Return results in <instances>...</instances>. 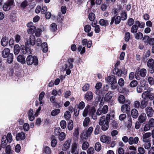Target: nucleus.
Masks as SVG:
<instances>
[{"label":"nucleus","instance_id":"1","mask_svg":"<svg viewBox=\"0 0 154 154\" xmlns=\"http://www.w3.org/2000/svg\"><path fill=\"white\" fill-rule=\"evenodd\" d=\"M27 64L28 65H31L32 64L35 65L38 64V60L37 57L34 56L32 57V55L28 56L26 59Z\"/></svg>","mask_w":154,"mask_h":154},{"label":"nucleus","instance_id":"2","mask_svg":"<svg viewBox=\"0 0 154 154\" xmlns=\"http://www.w3.org/2000/svg\"><path fill=\"white\" fill-rule=\"evenodd\" d=\"M140 68H138L135 73V78L137 80H139L140 79L139 75V72H140V76L142 77H144L146 74V70L145 69L142 68L140 70Z\"/></svg>","mask_w":154,"mask_h":154},{"label":"nucleus","instance_id":"3","mask_svg":"<svg viewBox=\"0 0 154 154\" xmlns=\"http://www.w3.org/2000/svg\"><path fill=\"white\" fill-rule=\"evenodd\" d=\"M74 60L72 58H70L68 60V63L66 64L65 65V67L66 70V74L68 75H69L71 72L70 69L73 67L72 62H73Z\"/></svg>","mask_w":154,"mask_h":154},{"label":"nucleus","instance_id":"4","mask_svg":"<svg viewBox=\"0 0 154 154\" xmlns=\"http://www.w3.org/2000/svg\"><path fill=\"white\" fill-rule=\"evenodd\" d=\"M77 139H75L74 143L72 144L71 148V152L72 153L78 154L79 152V148L77 143Z\"/></svg>","mask_w":154,"mask_h":154},{"label":"nucleus","instance_id":"5","mask_svg":"<svg viewBox=\"0 0 154 154\" xmlns=\"http://www.w3.org/2000/svg\"><path fill=\"white\" fill-rule=\"evenodd\" d=\"M147 66L149 68V71L151 74L154 72V60L150 58L147 62Z\"/></svg>","mask_w":154,"mask_h":154},{"label":"nucleus","instance_id":"6","mask_svg":"<svg viewBox=\"0 0 154 154\" xmlns=\"http://www.w3.org/2000/svg\"><path fill=\"white\" fill-rule=\"evenodd\" d=\"M141 97L143 99H146L147 98L151 100L154 99V93L150 92L149 91H144L141 95Z\"/></svg>","mask_w":154,"mask_h":154},{"label":"nucleus","instance_id":"7","mask_svg":"<svg viewBox=\"0 0 154 154\" xmlns=\"http://www.w3.org/2000/svg\"><path fill=\"white\" fill-rule=\"evenodd\" d=\"M108 108L107 105H104L102 109H97L96 114L97 116L102 115L103 114H105L107 113Z\"/></svg>","mask_w":154,"mask_h":154},{"label":"nucleus","instance_id":"8","mask_svg":"<svg viewBox=\"0 0 154 154\" xmlns=\"http://www.w3.org/2000/svg\"><path fill=\"white\" fill-rule=\"evenodd\" d=\"M105 80L106 82L109 84H110L117 81L115 76L113 75H111L107 76L105 78Z\"/></svg>","mask_w":154,"mask_h":154},{"label":"nucleus","instance_id":"9","mask_svg":"<svg viewBox=\"0 0 154 154\" xmlns=\"http://www.w3.org/2000/svg\"><path fill=\"white\" fill-rule=\"evenodd\" d=\"M139 138L137 137H130L129 138V144L130 145L137 144L139 141Z\"/></svg>","mask_w":154,"mask_h":154},{"label":"nucleus","instance_id":"10","mask_svg":"<svg viewBox=\"0 0 154 154\" xmlns=\"http://www.w3.org/2000/svg\"><path fill=\"white\" fill-rule=\"evenodd\" d=\"M145 110L148 117H151L152 116L154 110L152 107L148 106L145 109Z\"/></svg>","mask_w":154,"mask_h":154},{"label":"nucleus","instance_id":"11","mask_svg":"<svg viewBox=\"0 0 154 154\" xmlns=\"http://www.w3.org/2000/svg\"><path fill=\"white\" fill-rule=\"evenodd\" d=\"M121 17L119 16H118L117 17H113L111 21L110 22V25H112L114 22H115V23L117 25L121 21Z\"/></svg>","mask_w":154,"mask_h":154},{"label":"nucleus","instance_id":"12","mask_svg":"<svg viewBox=\"0 0 154 154\" xmlns=\"http://www.w3.org/2000/svg\"><path fill=\"white\" fill-rule=\"evenodd\" d=\"M93 127L92 126L90 127L86 131V133L85 134V137H83V136L82 135L81 136V138H83V139H86L87 138L90 137L91 135V134L93 131Z\"/></svg>","mask_w":154,"mask_h":154},{"label":"nucleus","instance_id":"13","mask_svg":"<svg viewBox=\"0 0 154 154\" xmlns=\"http://www.w3.org/2000/svg\"><path fill=\"white\" fill-rule=\"evenodd\" d=\"M121 109L122 112L128 113L130 111V106L128 104H124L121 106Z\"/></svg>","mask_w":154,"mask_h":154},{"label":"nucleus","instance_id":"14","mask_svg":"<svg viewBox=\"0 0 154 154\" xmlns=\"http://www.w3.org/2000/svg\"><path fill=\"white\" fill-rule=\"evenodd\" d=\"M72 140L71 138H69L64 142L63 145V149L64 150H66L68 149L70 146L71 142Z\"/></svg>","mask_w":154,"mask_h":154},{"label":"nucleus","instance_id":"15","mask_svg":"<svg viewBox=\"0 0 154 154\" xmlns=\"http://www.w3.org/2000/svg\"><path fill=\"white\" fill-rule=\"evenodd\" d=\"M146 114L144 113H142L139 116L138 120L140 123H143L146 121Z\"/></svg>","mask_w":154,"mask_h":154},{"label":"nucleus","instance_id":"16","mask_svg":"<svg viewBox=\"0 0 154 154\" xmlns=\"http://www.w3.org/2000/svg\"><path fill=\"white\" fill-rule=\"evenodd\" d=\"M10 53V49L8 48H5L2 51V56L4 58L7 57Z\"/></svg>","mask_w":154,"mask_h":154},{"label":"nucleus","instance_id":"17","mask_svg":"<svg viewBox=\"0 0 154 154\" xmlns=\"http://www.w3.org/2000/svg\"><path fill=\"white\" fill-rule=\"evenodd\" d=\"M8 37L6 36L3 37L2 38L1 41V45L3 46H6L8 45Z\"/></svg>","mask_w":154,"mask_h":154},{"label":"nucleus","instance_id":"18","mask_svg":"<svg viewBox=\"0 0 154 154\" xmlns=\"http://www.w3.org/2000/svg\"><path fill=\"white\" fill-rule=\"evenodd\" d=\"M25 138V135L24 133H19L17 134L16 136V140L17 141L20 140H23Z\"/></svg>","mask_w":154,"mask_h":154},{"label":"nucleus","instance_id":"19","mask_svg":"<svg viewBox=\"0 0 154 154\" xmlns=\"http://www.w3.org/2000/svg\"><path fill=\"white\" fill-rule=\"evenodd\" d=\"M90 122V119L88 117H86L84 119L83 122V126L84 127H87L89 125Z\"/></svg>","mask_w":154,"mask_h":154},{"label":"nucleus","instance_id":"20","mask_svg":"<svg viewBox=\"0 0 154 154\" xmlns=\"http://www.w3.org/2000/svg\"><path fill=\"white\" fill-rule=\"evenodd\" d=\"M93 93L91 91H88L86 93L85 98L87 101L91 100L93 98Z\"/></svg>","mask_w":154,"mask_h":154},{"label":"nucleus","instance_id":"21","mask_svg":"<svg viewBox=\"0 0 154 154\" xmlns=\"http://www.w3.org/2000/svg\"><path fill=\"white\" fill-rule=\"evenodd\" d=\"M90 106L89 105H87L85 108L82 112V116L84 117H86L88 115V112L91 111Z\"/></svg>","mask_w":154,"mask_h":154},{"label":"nucleus","instance_id":"22","mask_svg":"<svg viewBox=\"0 0 154 154\" xmlns=\"http://www.w3.org/2000/svg\"><path fill=\"white\" fill-rule=\"evenodd\" d=\"M95 109L94 107H92L91 109V111L90 112V114L91 115L92 118L95 120L97 119V115L95 114Z\"/></svg>","mask_w":154,"mask_h":154},{"label":"nucleus","instance_id":"23","mask_svg":"<svg viewBox=\"0 0 154 154\" xmlns=\"http://www.w3.org/2000/svg\"><path fill=\"white\" fill-rule=\"evenodd\" d=\"M110 139V138L109 137H107L105 135L102 136L100 138L101 142L103 143L107 142V143H108L109 142Z\"/></svg>","mask_w":154,"mask_h":154},{"label":"nucleus","instance_id":"24","mask_svg":"<svg viewBox=\"0 0 154 154\" xmlns=\"http://www.w3.org/2000/svg\"><path fill=\"white\" fill-rule=\"evenodd\" d=\"M131 114L132 117L134 119L137 118L138 116V111L135 109H133L131 110Z\"/></svg>","mask_w":154,"mask_h":154},{"label":"nucleus","instance_id":"25","mask_svg":"<svg viewBox=\"0 0 154 154\" xmlns=\"http://www.w3.org/2000/svg\"><path fill=\"white\" fill-rule=\"evenodd\" d=\"M151 135L150 133L148 132L145 133L143 135V141L146 142L149 140V138Z\"/></svg>","mask_w":154,"mask_h":154},{"label":"nucleus","instance_id":"26","mask_svg":"<svg viewBox=\"0 0 154 154\" xmlns=\"http://www.w3.org/2000/svg\"><path fill=\"white\" fill-rule=\"evenodd\" d=\"M33 111L32 109H30L28 113V116L29 120L31 121H33L34 119V116L33 115Z\"/></svg>","mask_w":154,"mask_h":154},{"label":"nucleus","instance_id":"27","mask_svg":"<svg viewBox=\"0 0 154 154\" xmlns=\"http://www.w3.org/2000/svg\"><path fill=\"white\" fill-rule=\"evenodd\" d=\"M148 105V101L146 99H144L141 100L140 104V108L143 109L146 108Z\"/></svg>","mask_w":154,"mask_h":154},{"label":"nucleus","instance_id":"28","mask_svg":"<svg viewBox=\"0 0 154 154\" xmlns=\"http://www.w3.org/2000/svg\"><path fill=\"white\" fill-rule=\"evenodd\" d=\"M113 96L112 93L111 91H109L105 95L104 100L106 101H108Z\"/></svg>","mask_w":154,"mask_h":154},{"label":"nucleus","instance_id":"29","mask_svg":"<svg viewBox=\"0 0 154 154\" xmlns=\"http://www.w3.org/2000/svg\"><path fill=\"white\" fill-rule=\"evenodd\" d=\"M18 61L20 62L22 64H24L26 63L25 59L23 56L19 55L17 57Z\"/></svg>","mask_w":154,"mask_h":154},{"label":"nucleus","instance_id":"30","mask_svg":"<svg viewBox=\"0 0 154 154\" xmlns=\"http://www.w3.org/2000/svg\"><path fill=\"white\" fill-rule=\"evenodd\" d=\"M135 38L138 40H141L143 37V34L141 32L136 33L134 35Z\"/></svg>","mask_w":154,"mask_h":154},{"label":"nucleus","instance_id":"31","mask_svg":"<svg viewBox=\"0 0 154 154\" xmlns=\"http://www.w3.org/2000/svg\"><path fill=\"white\" fill-rule=\"evenodd\" d=\"M20 48L18 45H15L14 47V52L15 55H17L20 52Z\"/></svg>","mask_w":154,"mask_h":154},{"label":"nucleus","instance_id":"32","mask_svg":"<svg viewBox=\"0 0 154 154\" xmlns=\"http://www.w3.org/2000/svg\"><path fill=\"white\" fill-rule=\"evenodd\" d=\"M118 100L120 103L123 104L125 103V98L123 95H119L118 97Z\"/></svg>","mask_w":154,"mask_h":154},{"label":"nucleus","instance_id":"33","mask_svg":"<svg viewBox=\"0 0 154 154\" xmlns=\"http://www.w3.org/2000/svg\"><path fill=\"white\" fill-rule=\"evenodd\" d=\"M100 24L102 26H106L108 25L109 23L107 20L101 19L99 21Z\"/></svg>","mask_w":154,"mask_h":154},{"label":"nucleus","instance_id":"34","mask_svg":"<svg viewBox=\"0 0 154 154\" xmlns=\"http://www.w3.org/2000/svg\"><path fill=\"white\" fill-rule=\"evenodd\" d=\"M35 36L33 35H31L29 37V42L32 45H34L35 43Z\"/></svg>","mask_w":154,"mask_h":154},{"label":"nucleus","instance_id":"35","mask_svg":"<svg viewBox=\"0 0 154 154\" xmlns=\"http://www.w3.org/2000/svg\"><path fill=\"white\" fill-rule=\"evenodd\" d=\"M6 136L4 135L2 137V147L3 148H5V147L8 142L6 140Z\"/></svg>","mask_w":154,"mask_h":154},{"label":"nucleus","instance_id":"36","mask_svg":"<svg viewBox=\"0 0 154 154\" xmlns=\"http://www.w3.org/2000/svg\"><path fill=\"white\" fill-rule=\"evenodd\" d=\"M89 146V143L87 141H84L82 145V148L84 150H86Z\"/></svg>","mask_w":154,"mask_h":154},{"label":"nucleus","instance_id":"37","mask_svg":"<svg viewBox=\"0 0 154 154\" xmlns=\"http://www.w3.org/2000/svg\"><path fill=\"white\" fill-rule=\"evenodd\" d=\"M135 23L138 25V27L141 29L144 28L145 26V23L143 22H140L138 20L136 21Z\"/></svg>","mask_w":154,"mask_h":154},{"label":"nucleus","instance_id":"38","mask_svg":"<svg viewBox=\"0 0 154 154\" xmlns=\"http://www.w3.org/2000/svg\"><path fill=\"white\" fill-rule=\"evenodd\" d=\"M105 123V125H100V126H101V129L104 131H105L107 130L109 127V122L106 121Z\"/></svg>","mask_w":154,"mask_h":154},{"label":"nucleus","instance_id":"39","mask_svg":"<svg viewBox=\"0 0 154 154\" xmlns=\"http://www.w3.org/2000/svg\"><path fill=\"white\" fill-rule=\"evenodd\" d=\"M36 30V27L33 26L29 28L27 30V32L29 34L35 33Z\"/></svg>","mask_w":154,"mask_h":154},{"label":"nucleus","instance_id":"40","mask_svg":"<svg viewBox=\"0 0 154 154\" xmlns=\"http://www.w3.org/2000/svg\"><path fill=\"white\" fill-rule=\"evenodd\" d=\"M85 47H82L81 45H79L77 48V50L79 52H80L81 54L84 53L85 52Z\"/></svg>","mask_w":154,"mask_h":154},{"label":"nucleus","instance_id":"41","mask_svg":"<svg viewBox=\"0 0 154 154\" xmlns=\"http://www.w3.org/2000/svg\"><path fill=\"white\" fill-rule=\"evenodd\" d=\"M138 26L136 25H133L131 28V32L132 33H136L137 31Z\"/></svg>","mask_w":154,"mask_h":154},{"label":"nucleus","instance_id":"42","mask_svg":"<svg viewBox=\"0 0 154 154\" xmlns=\"http://www.w3.org/2000/svg\"><path fill=\"white\" fill-rule=\"evenodd\" d=\"M94 148L96 151H99L101 149V146L100 143L99 142H97L95 145Z\"/></svg>","mask_w":154,"mask_h":154},{"label":"nucleus","instance_id":"43","mask_svg":"<svg viewBox=\"0 0 154 154\" xmlns=\"http://www.w3.org/2000/svg\"><path fill=\"white\" fill-rule=\"evenodd\" d=\"M145 143L143 144V146L144 148L147 149H149L151 147V144L149 141H147L146 142H143Z\"/></svg>","mask_w":154,"mask_h":154},{"label":"nucleus","instance_id":"44","mask_svg":"<svg viewBox=\"0 0 154 154\" xmlns=\"http://www.w3.org/2000/svg\"><path fill=\"white\" fill-rule=\"evenodd\" d=\"M42 50L44 52H47L48 50L47 44L46 42L42 43Z\"/></svg>","mask_w":154,"mask_h":154},{"label":"nucleus","instance_id":"45","mask_svg":"<svg viewBox=\"0 0 154 154\" xmlns=\"http://www.w3.org/2000/svg\"><path fill=\"white\" fill-rule=\"evenodd\" d=\"M79 132L78 128H75L74 130V132L73 133V136H74L75 137H76L75 138V137L74 138V140L75 138L78 139V138L77 137L79 136Z\"/></svg>","mask_w":154,"mask_h":154},{"label":"nucleus","instance_id":"46","mask_svg":"<svg viewBox=\"0 0 154 154\" xmlns=\"http://www.w3.org/2000/svg\"><path fill=\"white\" fill-rule=\"evenodd\" d=\"M95 93L97 95V98L98 99L97 101H99L101 99V97L103 96L102 93L99 90H97Z\"/></svg>","mask_w":154,"mask_h":154},{"label":"nucleus","instance_id":"47","mask_svg":"<svg viewBox=\"0 0 154 154\" xmlns=\"http://www.w3.org/2000/svg\"><path fill=\"white\" fill-rule=\"evenodd\" d=\"M106 122L105 117L104 116H102L99 119V124L100 125H103L104 122Z\"/></svg>","mask_w":154,"mask_h":154},{"label":"nucleus","instance_id":"48","mask_svg":"<svg viewBox=\"0 0 154 154\" xmlns=\"http://www.w3.org/2000/svg\"><path fill=\"white\" fill-rule=\"evenodd\" d=\"M7 59V61L9 63H11L13 60V54L12 53H10V55L8 57Z\"/></svg>","mask_w":154,"mask_h":154},{"label":"nucleus","instance_id":"49","mask_svg":"<svg viewBox=\"0 0 154 154\" xmlns=\"http://www.w3.org/2000/svg\"><path fill=\"white\" fill-rule=\"evenodd\" d=\"M73 128V123L72 121L70 120L67 125L68 129L69 130H72Z\"/></svg>","mask_w":154,"mask_h":154},{"label":"nucleus","instance_id":"50","mask_svg":"<svg viewBox=\"0 0 154 154\" xmlns=\"http://www.w3.org/2000/svg\"><path fill=\"white\" fill-rule=\"evenodd\" d=\"M58 139L60 141L63 140L66 137V134L65 133L61 132L58 135Z\"/></svg>","mask_w":154,"mask_h":154},{"label":"nucleus","instance_id":"51","mask_svg":"<svg viewBox=\"0 0 154 154\" xmlns=\"http://www.w3.org/2000/svg\"><path fill=\"white\" fill-rule=\"evenodd\" d=\"M50 26L52 32L55 31L57 28V25L54 23H52Z\"/></svg>","mask_w":154,"mask_h":154},{"label":"nucleus","instance_id":"52","mask_svg":"<svg viewBox=\"0 0 154 154\" xmlns=\"http://www.w3.org/2000/svg\"><path fill=\"white\" fill-rule=\"evenodd\" d=\"M6 140L9 143H11L12 141V135L11 133H9L6 136Z\"/></svg>","mask_w":154,"mask_h":154},{"label":"nucleus","instance_id":"53","mask_svg":"<svg viewBox=\"0 0 154 154\" xmlns=\"http://www.w3.org/2000/svg\"><path fill=\"white\" fill-rule=\"evenodd\" d=\"M60 112V109H54L51 112V115L53 116H55L58 114Z\"/></svg>","mask_w":154,"mask_h":154},{"label":"nucleus","instance_id":"54","mask_svg":"<svg viewBox=\"0 0 154 154\" xmlns=\"http://www.w3.org/2000/svg\"><path fill=\"white\" fill-rule=\"evenodd\" d=\"M137 150L138 152V154H145V149L142 147H138L137 148Z\"/></svg>","mask_w":154,"mask_h":154},{"label":"nucleus","instance_id":"55","mask_svg":"<svg viewBox=\"0 0 154 154\" xmlns=\"http://www.w3.org/2000/svg\"><path fill=\"white\" fill-rule=\"evenodd\" d=\"M43 150L44 152L47 154H50L51 151L50 148L48 146H45Z\"/></svg>","mask_w":154,"mask_h":154},{"label":"nucleus","instance_id":"56","mask_svg":"<svg viewBox=\"0 0 154 154\" xmlns=\"http://www.w3.org/2000/svg\"><path fill=\"white\" fill-rule=\"evenodd\" d=\"M116 73L115 74L117 75L119 77H121L122 74V72L121 70H119L118 68H116L115 69Z\"/></svg>","mask_w":154,"mask_h":154},{"label":"nucleus","instance_id":"57","mask_svg":"<svg viewBox=\"0 0 154 154\" xmlns=\"http://www.w3.org/2000/svg\"><path fill=\"white\" fill-rule=\"evenodd\" d=\"M134 21L132 18H130L128 19L127 23V24L129 26H131L134 23Z\"/></svg>","mask_w":154,"mask_h":154},{"label":"nucleus","instance_id":"58","mask_svg":"<svg viewBox=\"0 0 154 154\" xmlns=\"http://www.w3.org/2000/svg\"><path fill=\"white\" fill-rule=\"evenodd\" d=\"M95 18V14L93 13H90L88 15V18L89 20L92 21H94Z\"/></svg>","mask_w":154,"mask_h":154},{"label":"nucleus","instance_id":"59","mask_svg":"<svg viewBox=\"0 0 154 154\" xmlns=\"http://www.w3.org/2000/svg\"><path fill=\"white\" fill-rule=\"evenodd\" d=\"M138 84L137 82L135 80L132 81L129 84V86L132 88L136 87Z\"/></svg>","mask_w":154,"mask_h":154},{"label":"nucleus","instance_id":"60","mask_svg":"<svg viewBox=\"0 0 154 154\" xmlns=\"http://www.w3.org/2000/svg\"><path fill=\"white\" fill-rule=\"evenodd\" d=\"M85 106V103L83 101H81L79 104L78 108L79 109H83Z\"/></svg>","mask_w":154,"mask_h":154},{"label":"nucleus","instance_id":"61","mask_svg":"<svg viewBox=\"0 0 154 154\" xmlns=\"http://www.w3.org/2000/svg\"><path fill=\"white\" fill-rule=\"evenodd\" d=\"M151 128L154 127V119L150 118L149 120L148 123Z\"/></svg>","mask_w":154,"mask_h":154},{"label":"nucleus","instance_id":"62","mask_svg":"<svg viewBox=\"0 0 154 154\" xmlns=\"http://www.w3.org/2000/svg\"><path fill=\"white\" fill-rule=\"evenodd\" d=\"M149 38V36L145 35L143 38V40L145 44H147L148 43Z\"/></svg>","mask_w":154,"mask_h":154},{"label":"nucleus","instance_id":"63","mask_svg":"<svg viewBox=\"0 0 154 154\" xmlns=\"http://www.w3.org/2000/svg\"><path fill=\"white\" fill-rule=\"evenodd\" d=\"M42 30L41 28H38L36 29L35 32V35L36 37H38L41 35Z\"/></svg>","mask_w":154,"mask_h":154},{"label":"nucleus","instance_id":"64","mask_svg":"<svg viewBox=\"0 0 154 154\" xmlns=\"http://www.w3.org/2000/svg\"><path fill=\"white\" fill-rule=\"evenodd\" d=\"M64 116L65 118L66 119H69L71 117V114L70 112L69 111H66L65 113L64 114Z\"/></svg>","mask_w":154,"mask_h":154}]
</instances>
